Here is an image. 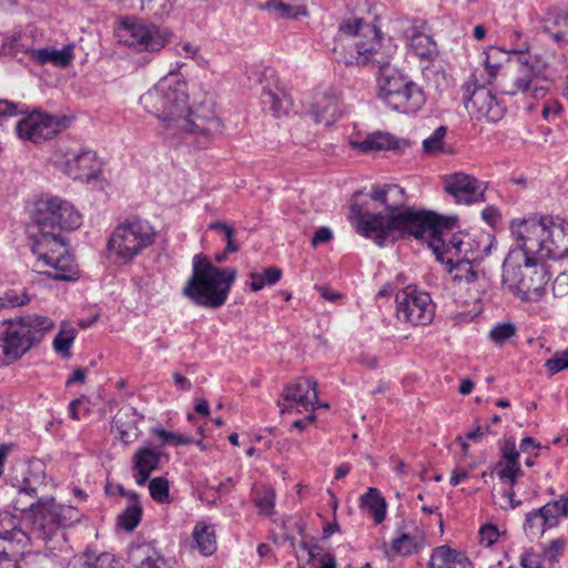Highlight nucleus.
I'll return each instance as SVG.
<instances>
[{"mask_svg":"<svg viewBox=\"0 0 568 568\" xmlns=\"http://www.w3.org/2000/svg\"><path fill=\"white\" fill-rule=\"evenodd\" d=\"M351 38L342 60L346 65H378L377 98L388 108L400 113H416L426 102L424 89L408 75L394 68L381 52L382 38L377 28L361 18L344 20L338 27V38Z\"/></svg>","mask_w":568,"mask_h":568,"instance_id":"obj_1","label":"nucleus"},{"mask_svg":"<svg viewBox=\"0 0 568 568\" xmlns=\"http://www.w3.org/2000/svg\"><path fill=\"white\" fill-rule=\"evenodd\" d=\"M32 253L38 256V267H49L47 273L59 281H75L78 265L70 254L62 231H73L82 223L80 212L59 196H47L34 202L30 213Z\"/></svg>","mask_w":568,"mask_h":568,"instance_id":"obj_2","label":"nucleus"},{"mask_svg":"<svg viewBox=\"0 0 568 568\" xmlns=\"http://www.w3.org/2000/svg\"><path fill=\"white\" fill-rule=\"evenodd\" d=\"M187 99L185 83L165 77L141 95L140 103L163 122L166 139L182 138L202 146L221 132V121L211 109L190 110Z\"/></svg>","mask_w":568,"mask_h":568,"instance_id":"obj_3","label":"nucleus"},{"mask_svg":"<svg viewBox=\"0 0 568 568\" xmlns=\"http://www.w3.org/2000/svg\"><path fill=\"white\" fill-rule=\"evenodd\" d=\"M454 217H442L435 213H406L397 217L403 230H408L417 240H426L440 263H453L455 258L481 261L494 247V240L478 236L483 251L475 252V237L469 234L452 233Z\"/></svg>","mask_w":568,"mask_h":568,"instance_id":"obj_4","label":"nucleus"},{"mask_svg":"<svg viewBox=\"0 0 568 568\" xmlns=\"http://www.w3.org/2000/svg\"><path fill=\"white\" fill-rule=\"evenodd\" d=\"M371 197L385 207V213L363 212L359 207L353 206L355 214V227L361 235L373 239L377 245L384 246L387 242H394L400 237L413 234L397 223V217L406 213H428L427 211H415L412 209H399L406 203L405 191L396 184L374 186Z\"/></svg>","mask_w":568,"mask_h":568,"instance_id":"obj_5","label":"nucleus"},{"mask_svg":"<svg viewBox=\"0 0 568 568\" xmlns=\"http://www.w3.org/2000/svg\"><path fill=\"white\" fill-rule=\"evenodd\" d=\"M510 232L526 254L555 262H568V223L542 216L513 220Z\"/></svg>","mask_w":568,"mask_h":568,"instance_id":"obj_6","label":"nucleus"},{"mask_svg":"<svg viewBox=\"0 0 568 568\" xmlns=\"http://www.w3.org/2000/svg\"><path fill=\"white\" fill-rule=\"evenodd\" d=\"M13 509L20 513H29L31 538L48 545L54 538L64 540V529L78 524L82 517L77 507L55 503L52 497H41L37 501L28 498L20 499L17 493L12 500Z\"/></svg>","mask_w":568,"mask_h":568,"instance_id":"obj_7","label":"nucleus"},{"mask_svg":"<svg viewBox=\"0 0 568 568\" xmlns=\"http://www.w3.org/2000/svg\"><path fill=\"white\" fill-rule=\"evenodd\" d=\"M236 273L235 268L217 267L203 254H196L192 261V275L183 287V295L195 305L219 308L225 304Z\"/></svg>","mask_w":568,"mask_h":568,"instance_id":"obj_8","label":"nucleus"},{"mask_svg":"<svg viewBox=\"0 0 568 568\" xmlns=\"http://www.w3.org/2000/svg\"><path fill=\"white\" fill-rule=\"evenodd\" d=\"M51 317L24 314L0 322V367L21 358L53 329Z\"/></svg>","mask_w":568,"mask_h":568,"instance_id":"obj_9","label":"nucleus"},{"mask_svg":"<svg viewBox=\"0 0 568 568\" xmlns=\"http://www.w3.org/2000/svg\"><path fill=\"white\" fill-rule=\"evenodd\" d=\"M155 240L152 225L140 219L125 220L119 223L109 237V251L114 255L119 265L131 263Z\"/></svg>","mask_w":568,"mask_h":568,"instance_id":"obj_10","label":"nucleus"},{"mask_svg":"<svg viewBox=\"0 0 568 568\" xmlns=\"http://www.w3.org/2000/svg\"><path fill=\"white\" fill-rule=\"evenodd\" d=\"M537 261L535 254H526L519 246L510 251L503 265L504 283L523 294L538 291L544 284L545 270L540 266L538 275Z\"/></svg>","mask_w":568,"mask_h":568,"instance_id":"obj_11","label":"nucleus"},{"mask_svg":"<svg viewBox=\"0 0 568 568\" xmlns=\"http://www.w3.org/2000/svg\"><path fill=\"white\" fill-rule=\"evenodd\" d=\"M114 38L119 43L136 52H159L170 41L171 32L155 24H145L136 20L124 19L114 28Z\"/></svg>","mask_w":568,"mask_h":568,"instance_id":"obj_12","label":"nucleus"},{"mask_svg":"<svg viewBox=\"0 0 568 568\" xmlns=\"http://www.w3.org/2000/svg\"><path fill=\"white\" fill-rule=\"evenodd\" d=\"M513 54V62L517 65L516 72L511 82L503 88V92L508 95L525 94L534 99L544 98L546 90L538 85L540 69L537 58L528 54L527 44L520 49H514Z\"/></svg>","mask_w":568,"mask_h":568,"instance_id":"obj_13","label":"nucleus"},{"mask_svg":"<svg viewBox=\"0 0 568 568\" xmlns=\"http://www.w3.org/2000/svg\"><path fill=\"white\" fill-rule=\"evenodd\" d=\"M396 316L412 325H428L435 316V304L428 293L407 286L396 293Z\"/></svg>","mask_w":568,"mask_h":568,"instance_id":"obj_14","label":"nucleus"},{"mask_svg":"<svg viewBox=\"0 0 568 568\" xmlns=\"http://www.w3.org/2000/svg\"><path fill=\"white\" fill-rule=\"evenodd\" d=\"M395 29L405 40L408 49L420 60L434 61L438 55V47L432 36L426 32L427 22L417 18H399L394 22Z\"/></svg>","mask_w":568,"mask_h":568,"instance_id":"obj_15","label":"nucleus"},{"mask_svg":"<svg viewBox=\"0 0 568 568\" xmlns=\"http://www.w3.org/2000/svg\"><path fill=\"white\" fill-rule=\"evenodd\" d=\"M67 125L68 120L65 118L33 111L17 122L16 130L21 140L38 144L52 139Z\"/></svg>","mask_w":568,"mask_h":568,"instance_id":"obj_16","label":"nucleus"},{"mask_svg":"<svg viewBox=\"0 0 568 568\" xmlns=\"http://www.w3.org/2000/svg\"><path fill=\"white\" fill-rule=\"evenodd\" d=\"M567 517L568 497L560 496L559 499L526 514L524 530L529 538H539L546 530L557 527Z\"/></svg>","mask_w":568,"mask_h":568,"instance_id":"obj_17","label":"nucleus"},{"mask_svg":"<svg viewBox=\"0 0 568 568\" xmlns=\"http://www.w3.org/2000/svg\"><path fill=\"white\" fill-rule=\"evenodd\" d=\"M462 90L463 103L469 112H477L479 116L486 118L490 122H497L503 118L505 108L488 88L479 85L476 80L470 79L463 84Z\"/></svg>","mask_w":568,"mask_h":568,"instance_id":"obj_18","label":"nucleus"},{"mask_svg":"<svg viewBox=\"0 0 568 568\" xmlns=\"http://www.w3.org/2000/svg\"><path fill=\"white\" fill-rule=\"evenodd\" d=\"M32 540L36 539L21 528L0 531V568H31L29 562L32 556L23 558L22 561L18 556L23 554Z\"/></svg>","mask_w":568,"mask_h":568,"instance_id":"obj_19","label":"nucleus"},{"mask_svg":"<svg viewBox=\"0 0 568 568\" xmlns=\"http://www.w3.org/2000/svg\"><path fill=\"white\" fill-rule=\"evenodd\" d=\"M444 189L460 204L469 205L485 201L484 183L463 172L445 176Z\"/></svg>","mask_w":568,"mask_h":568,"instance_id":"obj_20","label":"nucleus"},{"mask_svg":"<svg viewBox=\"0 0 568 568\" xmlns=\"http://www.w3.org/2000/svg\"><path fill=\"white\" fill-rule=\"evenodd\" d=\"M73 180H81L90 183L102 174V163L98 160L97 153L91 150H83L79 153L68 155L63 162H58Z\"/></svg>","mask_w":568,"mask_h":568,"instance_id":"obj_21","label":"nucleus"},{"mask_svg":"<svg viewBox=\"0 0 568 568\" xmlns=\"http://www.w3.org/2000/svg\"><path fill=\"white\" fill-rule=\"evenodd\" d=\"M130 558L136 568H174L171 560L162 556L151 542L132 545Z\"/></svg>","mask_w":568,"mask_h":568,"instance_id":"obj_22","label":"nucleus"},{"mask_svg":"<svg viewBox=\"0 0 568 568\" xmlns=\"http://www.w3.org/2000/svg\"><path fill=\"white\" fill-rule=\"evenodd\" d=\"M141 417L131 407L121 409L113 418V426L118 432L120 440L124 445L134 443L139 436L138 427Z\"/></svg>","mask_w":568,"mask_h":568,"instance_id":"obj_23","label":"nucleus"},{"mask_svg":"<svg viewBox=\"0 0 568 568\" xmlns=\"http://www.w3.org/2000/svg\"><path fill=\"white\" fill-rule=\"evenodd\" d=\"M30 58L39 64H52L59 68H67L73 60V47L64 45L61 50L53 48H40L26 50Z\"/></svg>","mask_w":568,"mask_h":568,"instance_id":"obj_24","label":"nucleus"},{"mask_svg":"<svg viewBox=\"0 0 568 568\" xmlns=\"http://www.w3.org/2000/svg\"><path fill=\"white\" fill-rule=\"evenodd\" d=\"M341 112L337 98L333 93H324L313 104L312 116L315 123L328 126L339 118Z\"/></svg>","mask_w":568,"mask_h":568,"instance_id":"obj_25","label":"nucleus"},{"mask_svg":"<svg viewBox=\"0 0 568 568\" xmlns=\"http://www.w3.org/2000/svg\"><path fill=\"white\" fill-rule=\"evenodd\" d=\"M540 29L556 43L568 44V10L548 12Z\"/></svg>","mask_w":568,"mask_h":568,"instance_id":"obj_26","label":"nucleus"},{"mask_svg":"<svg viewBox=\"0 0 568 568\" xmlns=\"http://www.w3.org/2000/svg\"><path fill=\"white\" fill-rule=\"evenodd\" d=\"M135 474V483L144 486L150 475L155 470L160 463V453L153 448L144 447L136 450L133 457Z\"/></svg>","mask_w":568,"mask_h":568,"instance_id":"obj_27","label":"nucleus"},{"mask_svg":"<svg viewBox=\"0 0 568 568\" xmlns=\"http://www.w3.org/2000/svg\"><path fill=\"white\" fill-rule=\"evenodd\" d=\"M429 566L430 568H474L464 552L447 546H440L434 549Z\"/></svg>","mask_w":568,"mask_h":568,"instance_id":"obj_28","label":"nucleus"},{"mask_svg":"<svg viewBox=\"0 0 568 568\" xmlns=\"http://www.w3.org/2000/svg\"><path fill=\"white\" fill-rule=\"evenodd\" d=\"M317 390L316 388H314V390H311L310 393H303L296 396L294 399L278 400L277 404L281 407L282 414L292 413L293 410L302 413L308 412L311 409L312 412H314L315 403H317Z\"/></svg>","mask_w":568,"mask_h":568,"instance_id":"obj_29","label":"nucleus"},{"mask_svg":"<svg viewBox=\"0 0 568 568\" xmlns=\"http://www.w3.org/2000/svg\"><path fill=\"white\" fill-rule=\"evenodd\" d=\"M361 504L367 508L376 524H381L386 516V501L376 488H368L366 494L361 497Z\"/></svg>","mask_w":568,"mask_h":568,"instance_id":"obj_30","label":"nucleus"},{"mask_svg":"<svg viewBox=\"0 0 568 568\" xmlns=\"http://www.w3.org/2000/svg\"><path fill=\"white\" fill-rule=\"evenodd\" d=\"M397 146L398 142L396 138L384 132L372 133L359 143V149L363 152L394 150L397 149Z\"/></svg>","mask_w":568,"mask_h":568,"instance_id":"obj_31","label":"nucleus"},{"mask_svg":"<svg viewBox=\"0 0 568 568\" xmlns=\"http://www.w3.org/2000/svg\"><path fill=\"white\" fill-rule=\"evenodd\" d=\"M193 538L199 550L204 556H210L216 550L215 531L213 526L206 524H197L193 530Z\"/></svg>","mask_w":568,"mask_h":568,"instance_id":"obj_32","label":"nucleus"},{"mask_svg":"<svg viewBox=\"0 0 568 568\" xmlns=\"http://www.w3.org/2000/svg\"><path fill=\"white\" fill-rule=\"evenodd\" d=\"M301 548L307 551L313 568H337L335 556L321 546L302 541Z\"/></svg>","mask_w":568,"mask_h":568,"instance_id":"obj_33","label":"nucleus"},{"mask_svg":"<svg viewBox=\"0 0 568 568\" xmlns=\"http://www.w3.org/2000/svg\"><path fill=\"white\" fill-rule=\"evenodd\" d=\"M476 260L455 258L453 263H445L447 271L452 274L454 281L471 283L477 280L478 273L474 268Z\"/></svg>","mask_w":568,"mask_h":568,"instance_id":"obj_34","label":"nucleus"},{"mask_svg":"<svg viewBox=\"0 0 568 568\" xmlns=\"http://www.w3.org/2000/svg\"><path fill=\"white\" fill-rule=\"evenodd\" d=\"M142 518V506L134 495V499L126 506V508L118 516L116 525L125 531H132L138 527Z\"/></svg>","mask_w":568,"mask_h":568,"instance_id":"obj_35","label":"nucleus"},{"mask_svg":"<svg viewBox=\"0 0 568 568\" xmlns=\"http://www.w3.org/2000/svg\"><path fill=\"white\" fill-rule=\"evenodd\" d=\"M484 64L490 77H495L498 73L505 57L508 61L513 62L514 60L513 50L507 52L497 47H490L484 52Z\"/></svg>","mask_w":568,"mask_h":568,"instance_id":"obj_36","label":"nucleus"},{"mask_svg":"<svg viewBox=\"0 0 568 568\" xmlns=\"http://www.w3.org/2000/svg\"><path fill=\"white\" fill-rule=\"evenodd\" d=\"M251 277V288L254 292H257L265 286H271L276 284L282 277V271L278 267L272 266L263 270V272H252L250 274Z\"/></svg>","mask_w":568,"mask_h":568,"instance_id":"obj_37","label":"nucleus"},{"mask_svg":"<svg viewBox=\"0 0 568 568\" xmlns=\"http://www.w3.org/2000/svg\"><path fill=\"white\" fill-rule=\"evenodd\" d=\"M31 296L26 287L10 288L0 293V308H12L27 305Z\"/></svg>","mask_w":568,"mask_h":568,"instance_id":"obj_38","label":"nucleus"},{"mask_svg":"<svg viewBox=\"0 0 568 568\" xmlns=\"http://www.w3.org/2000/svg\"><path fill=\"white\" fill-rule=\"evenodd\" d=\"M266 9L274 12L278 18H298L307 16V9L303 4L292 6L281 0H271Z\"/></svg>","mask_w":568,"mask_h":568,"instance_id":"obj_39","label":"nucleus"},{"mask_svg":"<svg viewBox=\"0 0 568 568\" xmlns=\"http://www.w3.org/2000/svg\"><path fill=\"white\" fill-rule=\"evenodd\" d=\"M317 388V382L312 377H300L295 383L287 385L282 394V398L284 399H294L296 396L303 393H310Z\"/></svg>","mask_w":568,"mask_h":568,"instance_id":"obj_40","label":"nucleus"},{"mask_svg":"<svg viewBox=\"0 0 568 568\" xmlns=\"http://www.w3.org/2000/svg\"><path fill=\"white\" fill-rule=\"evenodd\" d=\"M422 545V538L409 534H403L392 542V548L395 552L408 556L416 551Z\"/></svg>","mask_w":568,"mask_h":568,"instance_id":"obj_41","label":"nucleus"},{"mask_svg":"<svg viewBox=\"0 0 568 568\" xmlns=\"http://www.w3.org/2000/svg\"><path fill=\"white\" fill-rule=\"evenodd\" d=\"M149 491L153 500L160 504L170 503V487L166 478L160 476L150 480Z\"/></svg>","mask_w":568,"mask_h":568,"instance_id":"obj_42","label":"nucleus"},{"mask_svg":"<svg viewBox=\"0 0 568 568\" xmlns=\"http://www.w3.org/2000/svg\"><path fill=\"white\" fill-rule=\"evenodd\" d=\"M447 133L445 125L438 126L430 136L423 141V149L426 153L437 154L444 152V138Z\"/></svg>","mask_w":568,"mask_h":568,"instance_id":"obj_43","label":"nucleus"},{"mask_svg":"<svg viewBox=\"0 0 568 568\" xmlns=\"http://www.w3.org/2000/svg\"><path fill=\"white\" fill-rule=\"evenodd\" d=\"M255 506L261 514L271 515L275 506V491L271 487H265L256 493L254 499Z\"/></svg>","mask_w":568,"mask_h":568,"instance_id":"obj_44","label":"nucleus"},{"mask_svg":"<svg viewBox=\"0 0 568 568\" xmlns=\"http://www.w3.org/2000/svg\"><path fill=\"white\" fill-rule=\"evenodd\" d=\"M103 556L104 554L95 556L88 551L82 555H77L69 561L68 568H102L101 561Z\"/></svg>","mask_w":568,"mask_h":568,"instance_id":"obj_45","label":"nucleus"},{"mask_svg":"<svg viewBox=\"0 0 568 568\" xmlns=\"http://www.w3.org/2000/svg\"><path fill=\"white\" fill-rule=\"evenodd\" d=\"M153 433L162 440L163 445L182 446L193 444L192 438L178 433L168 432L163 428H154Z\"/></svg>","mask_w":568,"mask_h":568,"instance_id":"obj_46","label":"nucleus"},{"mask_svg":"<svg viewBox=\"0 0 568 568\" xmlns=\"http://www.w3.org/2000/svg\"><path fill=\"white\" fill-rule=\"evenodd\" d=\"M285 95L282 97L271 90L264 91L262 94V103L264 105H270V109L273 111L275 116H280L282 113L286 112L284 106Z\"/></svg>","mask_w":568,"mask_h":568,"instance_id":"obj_47","label":"nucleus"},{"mask_svg":"<svg viewBox=\"0 0 568 568\" xmlns=\"http://www.w3.org/2000/svg\"><path fill=\"white\" fill-rule=\"evenodd\" d=\"M209 229L221 231L224 234L227 252H237L240 250V245L234 241L235 230L232 226L223 222L216 221L210 223Z\"/></svg>","mask_w":568,"mask_h":568,"instance_id":"obj_48","label":"nucleus"},{"mask_svg":"<svg viewBox=\"0 0 568 568\" xmlns=\"http://www.w3.org/2000/svg\"><path fill=\"white\" fill-rule=\"evenodd\" d=\"M515 334V326L510 323H499L494 326L489 333L490 338L497 343L503 344Z\"/></svg>","mask_w":568,"mask_h":568,"instance_id":"obj_49","label":"nucleus"},{"mask_svg":"<svg viewBox=\"0 0 568 568\" xmlns=\"http://www.w3.org/2000/svg\"><path fill=\"white\" fill-rule=\"evenodd\" d=\"M74 341L73 331H62L53 339V348L60 354H69Z\"/></svg>","mask_w":568,"mask_h":568,"instance_id":"obj_50","label":"nucleus"},{"mask_svg":"<svg viewBox=\"0 0 568 568\" xmlns=\"http://www.w3.org/2000/svg\"><path fill=\"white\" fill-rule=\"evenodd\" d=\"M501 459L498 463L519 465V452L516 448L514 439H507L501 449Z\"/></svg>","mask_w":568,"mask_h":568,"instance_id":"obj_51","label":"nucleus"},{"mask_svg":"<svg viewBox=\"0 0 568 568\" xmlns=\"http://www.w3.org/2000/svg\"><path fill=\"white\" fill-rule=\"evenodd\" d=\"M545 367L549 371L550 375H555L568 368V351L560 355L554 356L546 361Z\"/></svg>","mask_w":568,"mask_h":568,"instance_id":"obj_52","label":"nucleus"},{"mask_svg":"<svg viewBox=\"0 0 568 568\" xmlns=\"http://www.w3.org/2000/svg\"><path fill=\"white\" fill-rule=\"evenodd\" d=\"M566 546V540L564 538L554 539L549 547L545 549L544 556L550 562L555 564L558 561V557L561 555L564 548Z\"/></svg>","mask_w":568,"mask_h":568,"instance_id":"obj_53","label":"nucleus"},{"mask_svg":"<svg viewBox=\"0 0 568 568\" xmlns=\"http://www.w3.org/2000/svg\"><path fill=\"white\" fill-rule=\"evenodd\" d=\"M495 471L500 480H505L506 477L520 476L523 474L520 465L497 463Z\"/></svg>","mask_w":568,"mask_h":568,"instance_id":"obj_54","label":"nucleus"},{"mask_svg":"<svg viewBox=\"0 0 568 568\" xmlns=\"http://www.w3.org/2000/svg\"><path fill=\"white\" fill-rule=\"evenodd\" d=\"M562 110V105L558 101H547L542 108V118L546 121H551L555 116L559 115Z\"/></svg>","mask_w":568,"mask_h":568,"instance_id":"obj_55","label":"nucleus"},{"mask_svg":"<svg viewBox=\"0 0 568 568\" xmlns=\"http://www.w3.org/2000/svg\"><path fill=\"white\" fill-rule=\"evenodd\" d=\"M22 112L23 110L20 109L18 103H13L8 100H0V116H13Z\"/></svg>","mask_w":568,"mask_h":568,"instance_id":"obj_56","label":"nucleus"},{"mask_svg":"<svg viewBox=\"0 0 568 568\" xmlns=\"http://www.w3.org/2000/svg\"><path fill=\"white\" fill-rule=\"evenodd\" d=\"M29 564L31 565V568H55L54 561L48 556L41 554L32 555Z\"/></svg>","mask_w":568,"mask_h":568,"instance_id":"obj_57","label":"nucleus"},{"mask_svg":"<svg viewBox=\"0 0 568 568\" xmlns=\"http://www.w3.org/2000/svg\"><path fill=\"white\" fill-rule=\"evenodd\" d=\"M175 50L179 55L196 59L199 48L191 42H182L176 45Z\"/></svg>","mask_w":568,"mask_h":568,"instance_id":"obj_58","label":"nucleus"},{"mask_svg":"<svg viewBox=\"0 0 568 568\" xmlns=\"http://www.w3.org/2000/svg\"><path fill=\"white\" fill-rule=\"evenodd\" d=\"M481 217L487 224L495 226L500 221V213L496 207L487 206L481 211Z\"/></svg>","mask_w":568,"mask_h":568,"instance_id":"obj_59","label":"nucleus"},{"mask_svg":"<svg viewBox=\"0 0 568 568\" xmlns=\"http://www.w3.org/2000/svg\"><path fill=\"white\" fill-rule=\"evenodd\" d=\"M481 541H486L488 546L493 545L498 538V530L495 526L488 525L480 529Z\"/></svg>","mask_w":568,"mask_h":568,"instance_id":"obj_60","label":"nucleus"},{"mask_svg":"<svg viewBox=\"0 0 568 568\" xmlns=\"http://www.w3.org/2000/svg\"><path fill=\"white\" fill-rule=\"evenodd\" d=\"M333 236L332 231L328 227L322 226L316 230L313 239H312V245L316 246L321 243L328 242Z\"/></svg>","mask_w":568,"mask_h":568,"instance_id":"obj_61","label":"nucleus"},{"mask_svg":"<svg viewBox=\"0 0 568 568\" xmlns=\"http://www.w3.org/2000/svg\"><path fill=\"white\" fill-rule=\"evenodd\" d=\"M88 400L84 397L77 398L69 404V414L74 420L80 419L79 409L84 406Z\"/></svg>","mask_w":568,"mask_h":568,"instance_id":"obj_62","label":"nucleus"},{"mask_svg":"<svg viewBox=\"0 0 568 568\" xmlns=\"http://www.w3.org/2000/svg\"><path fill=\"white\" fill-rule=\"evenodd\" d=\"M85 379V369L83 368H77L73 371V373L69 376V378L65 382V386L70 387L74 383H82Z\"/></svg>","mask_w":568,"mask_h":568,"instance_id":"obj_63","label":"nucleus"},{"mask_svg":"<svg viewBox=\"0 0 568 568\" xmlns=\"http://www.w3.org/2000/svg\"><path fill=\"white\" fill-rule=\"evenodd\" d=\"M18 493L20 494V499L28 498V499L34 501L33 499L37 497V488L30 487V486L21 487L18 490Z\"/></svg>","mask_w":568,"mask_h":568,"instance_id":"obj_64","label":"nucleus"}]
</instances>
